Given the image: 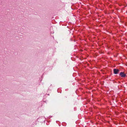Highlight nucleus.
Masks as SVG:
<instances>
[{
	"mask_svg": "<svg viewBox=\"0 0 127 127\" xmlns=\"http://www.w3.org/2000/svg\"><path fill=\"white\" fill-rule=\"evenodd\" d=\"M114 73L115 74H118L119 72V70L118 69H114L113 70Z\"/></svg>",
	"mask_w": 127,
	"mask_h": 127,
	"instance_id": "nucleus-1",
	"label": "nucleus"
},
{
	"mask_svg": "<svg viewBox=\"0 0 127 127\" xmlns=\"http://www.w3.org/2000/svg\"><path fill=\"white\" fill-rule=\"evenodd\" d=\"M120 75L122 77H125L126 76V74H124V72H120Z\"/></svg>",
	"mask_w": 127,
	"mask_h": 127,
	"instance_id": "nucleus-2",
	"label": "nucleus"
}]
</instances>
